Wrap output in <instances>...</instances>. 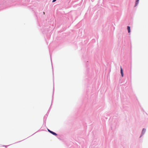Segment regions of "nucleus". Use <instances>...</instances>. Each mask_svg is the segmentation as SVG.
<instances>
[{
	"instance_id": "nucleus-1",
	"label": "nucleus",
	"mask_w": 148,
	"mask_h": 148,
	"mask_svg": "<svg viewBox=\"0 0 148 148\" xmlns=\"http://www.w3.org/2000/svg\"><path fill=\"white\" fill-rule=\"evenodd\" d=\"M48 131L50 133H51V134H52L53 135H56V136H57V134L56 133L50 130L49 129H48Z\"/></svg>"
},
{
	"instance_id": "nucleus-2",
	"label": "nucleus",
	"mask_w": 148,
	"mask_h": 148,
	"mask_svg": "<svg viewBox=\"0 0 148 148\" xmlns=\"http://www.w3.org/2000/svg\"><path fill=\"white\" fill-rule=\"evenodd\" d=\"M120 69H121V75L122 77H123V69L121 66L120 67Z\"/></svg>"
},
{
	"instance_id": "nucleus-3",
	"label": "nucleus",
	"mask_w": 148,
	"mask_h": 148,
	"mask_svg": "<svg viewBox=\"0 0 148 148\" xmlns=\"http://www.w3.org/2000/svg\"><path fill=\"white\" fill-rule=\"evenodd\" d=\"M127 29L128 30V33H130V27L129 26H127Z\"/></svg>"
},
{
	"instance_id": "nucleus-4",
	"label": "nucleus",
	"mask_w": 148,
	"mask_h": 148,
	"mask_svg": "<svg viewBox=\"0 0 148 148\" xmlns=\"http://www.w3.org/2000/svg\"><path fill=\"white\" fill-rule=\"evenodd\" d=\"M139 0H136L135 6H136L138 3Z\"/></svg>"
},
{
	"instance_id": "nucleus-5",
	"label": "nucleus",
	"mask_w": 148,
	"mask_h": 148,
	"mask_svg": "<svg viewBox=\"0 0 148 148\" xmlns=\"http://www.w3.org/2000/svg\"><path fill=\"white\" fill-rule=\"evenodd\" d=\"M146 130V129H144V128L143 129V130L142 131V133H143V134L145 132Z\"/></svg>"
},
{
	"instance_id": "nucleus-6",
	"label": "nucleus",
	"mask_w": 148,
	"mask_h": 148,
	"mask_svg": "<svg viewBox=\"0 0 148 148\" xmlns=\"http://www.w3.org/2000/svg\"><path fill=\"white\" fill-rule=\"evenodd\" d=\"M56 0H53V1H52V2H55Z\"/></svg>"
},
{
	"instance_id": "nucleus-7",
	"label": "nucleus",
	"mask_w": 148,
	"mask_h": 148,
	"mask_svg": "<svg viewBox=\"0 0 148 148\" xmlns=\"http://www.w3.org/2000/svg\"><path fill=\"white\" fill-rule=\"evenodd\" d=\"M43 14H45V12H43Z\"/></svg>"
}]
</instances>
